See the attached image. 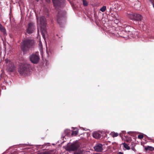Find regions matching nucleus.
<instances>
[{"instance_id": "6ab92c4d", "label": "nucleus", "mask_w": 154, "mask_h": 154, "mask_svg": "<svg viewBox=\"0 0 154 154\" xmlns=\"http://www.w3.org/2000/svg\"><path fill=\"white\" fill-rule=\"evenodd\" d=\"M83 4L84 6H87L88 5L87 2L85 0H83Z\"/></svg>"}, {"instance_id": "f3484780", "label": "nucleus", "mask_w": 154, "mask_h": 154, "mask_svg": "<svg viewBox=\"0 0 154 154\" xmlns=\"http://www.w3.org/2000/svg\"><path fill=\"white\" fill-rule=\"evenodd\" d=\"M38 47L41 51V52H42V45L40 41H39V42L38 44Z\"/></svg>"}, {"instance_id": "bb28decb", "label": "nucleus", "mask_w": 154, "mask_h": 154, "mask_svg": "<svg viewBox=\"0 0 154 154\" xmlns=\"http://www.w3.org/2000/svg\"><path fill=\"white\" fill-rule=\"evenodd\" d=\"M37 22H38V17L37 16Z\"/></svg>"}, {"instance_id": "423d86ee", "label": "nucleus", "mask_w": 154, "mask_h": 154, "mask_svg": "<svg viewBox=\"0 0 154 154\" xmlns=\"http://www.w3.org/2000/svg\"><path fill=\"white\" fill-rule=\"evenodd\" d=\"M79 146V144L78 142H73L71 145H68L66 149L68 151H74L76 150Z\"/></svg>"}, {"instance_id": "6e6552de", "label": "nucleus", "mask_w": 154, "mask_h": 154, "mask_svg": "<svg viewBox=\"0 0 154 154\" xmlns=\"http://www.w3.org/2000/svg\"><path fill=\"white\" fill-rule=\"evenodd\" d=\"M35 27L34 25L32 23H30L28 24V26L27 29V32L29 34H31L34 32Z\"/></svg>"}, {"instance_id": "39448f33", "label": "nucleus", "mask_w": 154, "mask_h": 154, "mask_svg": "<svg viewBox=\"0 0 154 154\" xmlns=\"http://www.w3.org/2000/svg\"><path fill=\"white\" fill-rule=\"evenodd\" d=\"M127 16L132 20H136L140 21L142 19V17L141 15L137 13H127Z\"/></svg>"}, {"instance_id": "b1692460", "label": "nucleus", "mask_w": 154, "mask_h": 154, "mask_svg": "<svg viewBox=\"0 0 154 154\" xmlns=\"http://www.w3.org/2000/svg\"><path fill=\"white\" fill-rule=\"evenodd\" d=\"M131 149L133 150V151H134V152H136V150L135 149L134 147H132L131 148Z\"/></svg>"}, {"instance_id": "0eeeda50", "label": "nucleus", "mask_w": 154, "mask_h": 154, "mask_svg": "<svg viewBox=\"0 0 154 154\" xmlns=\"http://www.w3.org/2000/svg\"><path fill=\"white\" fill-rule=\"evenodd\" d=\"M30 61L34 64H37L39 61L40 57L38 55L32 54L29 57Z\"/></svg>"}, {"instance_id": "393cba45", "label": "nucleus", "mask_w": 154, "mask_h": 154, "mask_svg": "<svg viewBox=\"0 0 154 154\" xmlns=\"http://www.w3.org/2000/svg\"><path fill=\"white\" fill-rule=\"evenodd\" d=\"M129 28L131 29V27H128V26L126 27V28H125V30H126L127 29H129Z\"/></svg>"}, {"instance_id": "7ed1b4c3", "label": "nucleus", "mask_w": 154, "mask_h": 154, "mask_svg": "<svg viewBox=\"0 0 154 154\" xmlns=\"http://www.w3.org/2000/svg\"><path fill=\"white\" fill-rule=\"evenodd\" d=\"M30 67V65L28 64L22 65L19 68L18 72L21 75H25L29 72Z\"/></svg>"}, {"instance_id": "412c9836", "label": "nucleus", "mask_w": 154, "mask_h": 154, "mask_svg": "<svg viewBox=\"0 0 154 154\" xmlns=\"http://www.w3.org/2000/svg\"><path fill=\"white\" fill-rule=\"evenodd\" d=\"M78 134V131H72V135H77Z\"/></svg>"}, {"instance_id": "4be33fe9", "label": "nucleus", "mask_w": 154, "mask_h": 154, "mask_svg": "<svg viewBox=\"0 0 154 154\" xmlns=\"http://www.w3.org/2000/svg\"><path fill=\"white\" fill-rule=\"evenodd\" d=\"M143 137V136L142 134H139L138 136V138L139 139H142Z\"/></svg>"}, {"instance_id": "4468645a", "label": "nucleus", "mask_w": 154, "mask_h": 154, "mask_svg": "<svg viewBox=\"0 0 154 154\" xmlns=\"http://www.w3.org/2000/svg\"><path fill=\"white\" fill-rule=\"evenodd\" d=\"M145 149L146 150L153 151L154 150V148L152 146H146Z\"/></svg>"}, {"instance_id": "aec40b11", "label": "nucleus", "mask_w": 154, "mask_h": 154, "mask_svg": "<svg viewBox=\"0 0 154 154\" xmlns=\"http://www.w3.org/2000/svg\"><path fill=\"white\" fill-rule=\"evenodd\" d=\"M64 132L66 135H68V134H69V133H70L69 130L68 129L65 130Z\"/></svg>"}, {"instance_id": "cd10ccee", "label": "nucleus", "mask_w": 154, "mask_h": 154, "mask_svg": "<svg viewBox=\"0 0 154 154\" xmlns=\"http://www.w3.org/2000/svg\"><path fill=\"white\" fill-rule=\"evenodd\" d=\"M118 154H123L121 152H119Z\"/></svg>"}, {"instance_id": "9b49d317", "label": "nucleus", "mask_w": 154, "mask_h": 154, "mask_svg": "<svg viewBox=\"0 0 154 154\" xmlns=\"http://www.w3.org/2000/svg\"><path fill=\"white\" fill-rule=\"evenodd\" d=\"M63 0H52L53 4L55 8L61 6V2Z\"/></svg>"}, {"instance_id": "a878e982", "label": "nucleus", "mask_w": 154, "mask_h": 154, "mask_svg": "<svg viewBox=\"0 0 154 154\" xmlns=\"http://www.w3.org/2000/svg\"><path fill=\"white\" fill-rule=\"evenodd\" d=\"M47 2L49 3L50 2V0H46Z\"/></svg>"}, {"instance_id": "f03ea898", "label": "nucleus", "mask_w": 154, "mask_h": 154, "mask_svg": "<svg viewBox=\"0 0 154 154\" xmlns=\"http://www.w3.org/2000/svg\"><path fill=\"white\" fill-rule=\"evenodd\" d=\"M39 22L41 26V32L42 37L45 39V35L47 34V32L45 29L46 23L45 19L44 16H41L40 17Z\"/></svg>"}, {"instance_id": "2eb2a0df", "label": "nucleus", "mask_w": 154, "mask_h": 154, "mask_svg": "<svg viewBox=\"0 0 154 154\" xmlns=\"http://www.w3.org/2000/svg\"><path fill=\"white\" fill-rule=\"evenodd\" d=\"M122 144L123 145V146L126 149L129 150L130 149V147L128 145L125 143H123Z\"/></svg>"}, {"instance_id": "c85d7f7f", "label": "nucleus", "mask_w": 154, "mask_h": 154, "mask_svg": "<svg viewBox=\"0 0 154 154\" xmlns=\"http://www.w3.org/2000/svg\"><path fill=\"white\" fill-rule=\"evenodd\" d=\"M36 0L38 2L39 0Z\"/></svg>"}, {"instance_id": "f8f14e48", "label": "nucleus", "mask_w": 154, "mask_h": 154, "mask_svg": "<svg viewBox=\"0 0 154 154\" xmlns=\"http://www.w3.org/2000/svg\"><path fill=\"white\" fill-rule=\"evenodd\" d=\"M93 137L96 139H99L101 137V134L98 132H94L93 134Z\"/></svg>"}, {"instance_id": "dca6fc26", "label": "nucleus", "mask_w": 154, "mask_h": 154, "mask_svg": "<svg viewBox=\"0 0 154 154\" xmlns=\"http://www.w3.org/2000/svg\"><path fill=\"white\" fill-rule=\"evenodd\" d=\"M110 134L113 137H116L118 135V134L117 133L115 132H112Z\"/></svg>"}, {"instance_id": "ddd939ff", "label": "nucleus", "mask_w": 154, "mask_h": 154, "mask_svg": "<svg viewBox=\"0 0 154 154\" xmlns=\"http://www.w3.org/2000/svg\"><path fill=\"white\" fill-rule=\"evenodd\" d=\"M0 30L5 35L7 34L5 29L1 24H0Z\"/></svg>"}, {"instance_id": "a211bd4d", "label": "nucleus", "mask_w": 154, "mask_h": 154, "mask_svg": "<svg viewBox=\"0 0 154 154\" xmlns=\"http://www.w3.org/2000/svg\"><path fill=\"white\" fill-rule=\"evenodd\" d=\"M106 9V7L105 6H103L101 8L100 10L102 12H104L105 11Z\"/></svg>"}, {"instance_id": "20e7f679", "label": "nucleus", "mask_w": 154, "mask_h": 154, "mask_svg": "<svg viewBox=\"0 0 154 154\" xmlns=\"http://www.w3.org/2000/svg\"><path fill=\"white\" fill-rule=\"evenodd\" d=\"M6 64V70L10 72H14L15 69V67L13 62L11 60L7 59L5 60Z\"/></svg>"}, {"instance_id": "5701e85b", "label": "nucleus", "mask_w": 154, "mask_h": 154, "mask_svg": "<svg viewBox=\"0 0 154 154\" xmlns=\"http://www.w3.org/2000/svg\"><path fill=\"white\" fill-rule=\"evenodd\" d=\"M74 154H82V152L81 151H79L75 152Z\"/></svg>"}, {"instance_id": "1a4fd4ad", "label": "nucleus", "mask_w": 154, "mask_h": 154, "mask_svg": "<svg viewBox=\"0 0 154 154\" xmlns=\"http://www.w3.org/2000/svg\"><path fill=\"white\" fill-rule=\"evenodd\" d=\"M66 14L65 11H60L59 12L57 15V19L59 23H60L59 21L63 19Z\"/></svg>"}, {"instance_id": "9d476101", "label": "nucleus", "mask_w": 154, "mask_h": 154, "mask_svg": "<svg viewBox=\"0 0 154 154\" xmlns=\"http://www.w3.org/2000/svg\"><path fill=\"white\" fill-rule=\"evenodd\" d=\"M103 145L100 143H97L94 147L95 150L98 152H101L103 150Z\"/></svg>"}, {"instance_id": "f257e3e1", "label": "nucleus", "mask_w": 154, "mask_h": 154, "mask_svg": "<svg viewBox=\"0 0 154 154\" xmlns=\"http://www.w3.org/2000/svg\"><path fill=\"white\" fill-rule=\"evenodd\" d=\"M34 44V41L32 39H27L23 41L21 45V49L23 52L28 50L32 47Z\"/></svg>"}]
</instances>
